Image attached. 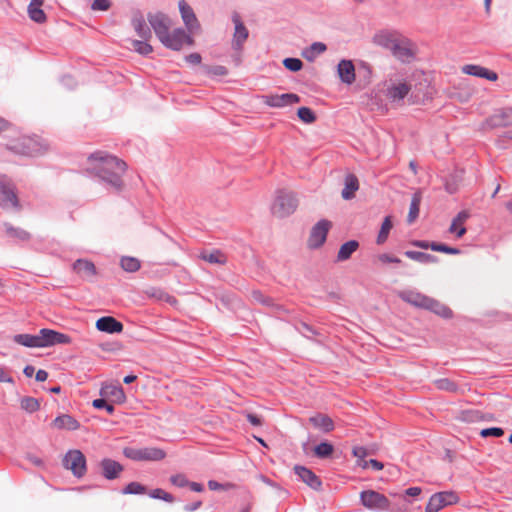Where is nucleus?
<instances>
[{
  "label": "nucleus",
  "mask_w": 512,
  "mask_h": 512,
  "mask_svg": "<svg viewBox=\"0 0 512 512\" xmlns=\"http://www.w3.org/2000/svg\"><path fill=\"white\" fill-rule=\"evenodd\" d=\"M147 492L146 486L142 485L139 482H130L123 489L122 494H144Z\"/></svg>",
  "instance_id": "nucleus-48"
},
{
  "label": "nucleus",
  "mask_w": 512,
  "mask_h": 512,
  "mask_svg": "<svg viewBox=\"0 0 512 512\" xmlns=\"http://www.w3.org/2000/svg\"><path fill=\"white\" fill-rule=\"evenodd\" d=\"M374 40L376 44L390 50L391 52L393 50V46L398 41V39L394 38L390 33L387 32L377 34Z\"/></svg>",
  "instance_id": "nucleus-40"
},
{
  "label": "nucleus",
  "mask_w": 512,
  "mask_h": 512,
  "mask_svg": "<svg viewBox=\"0 0 512 512\" xmlns=\"http://www.w3.org/2000/svg\"><path fill=\"white\" fill-rule=\"evenodd\" d=\"M360 502L367 509L374 511L393 512L389 499L375 490H364L360 493Z\"/></svg>",
  "instance_id": "nucleus-6"
},
{
  "label": "nucleus",
  "mask_w": 512,
  "mask_h": 512,
  "mask_svg": "<svg viewBox=\"0 0 512 512\" xmlns=\"http://www.w3.org/2000/svg\"><path fill=\"white\" fill-rule=\"evenodd\" d=\"M111 1L110 0H94L91 9L92 10H100V11H107L111 7Z\"/></svg>",
  "instance_id": "nucleus-59"
},
{
  "label": "nucleus",
  "mask_w": 512,
  "mask_h": 512,
  "mask_svg": "<svg viewBox=\"0 0 512 512\" xmlns=\"http://www.w3.org/2000/svg\"><path fill=\"white\" fill-rule=\"evenodd\" d=\"M327 46L322 42H314L302 52V56L308 60L313 61L318 55L324 53Z\"/></svg>",
  "instance_id": "nucleus-34"
},
{
  "label": "nucleus",
  "mask_w": 512,
  "mask_h": 512,
  "mask_svg": "<svg viewBox=\"0 0 512 512\" xmlns=\"http://www.w3.org/2000/svg\"><path fill=\"white\" fill-rule=\"evenodd\" d=\"M13 341L19 345L29 348H39V339L37 335L31 334H16L13 336Z\"/></svg>",
  "instance_id": "nucleus-35"
},
{
  "label": "nucleus",
  "mask_w": 512,
  "mask_h": 512,
  "mask_svg": "<svg viewBox=\"0 0 512 512\" xmlns=\"http://www.w3.org/2000/svg\"><path fill=\"white\" fill-rule=\"evenodd\" d=\"M170 483L176 487L184 488L189 484V480L187 479L185 474L178 473L170 476Z\"/></svg>",
  "instance_id": "nucleus-56"
},
{
  "label": "nucleus",
  "mask_w": 512,
  "mask_h": 512,
  "mask_svg": "<svg viewBox=\"0 0 512 512\" xmlns=\"http://www.w3.org/2000/svg\"><path fill=\"white\" fill-rule=\"evenodd\" d=\"M466 228L463 225L451 223L449 227V232L455 234L456 238H461L466 233Z\"/></svg>",
  "instance_id": "nucleus-61"
},
{
  "label": "nucleus",
  "mask_w": 512,
  "mask_h": 512,
  "mask_svg": "<svg viewBox=\"0 0 512 512\" xmlns=\"http://www.w3.org/2000/svg\"><path fill=\"white\" fill-rule=\"evenodd\" d=\"M179 11L182 17V20L190 32L197 30L200 28V24L197 20V17L192 9V7L185 1L180 0L178 3Z\"/></svg>",
  "instance_id": "nucleus-17"
},
{
  "label": "nucleus",
  "mask_w": 512,
  "mask_h": 512,
  "mask_svg": "<svg viewBox=\"0 0 512 512\" xmlns=\"http://www.w3.org/2000/svg\"><path fill=\"white\" fill-rule=\"evenodd\" d=\"M73 271L78 274L83 280L93 281L97 275L95 264L88 259H77L72 265Z\"/></svg>",
  "instance_id": "nucleus-14"
},
{
  "label": "nucleus",
  "mask_w": 512,
  "mask_h": 512,
  "mask_svg": "<svg viewBox=\"0 0 512 512\" xmlns=\"http://www.w3.org/2000/svg\"><path fill=\"white\" fill-rule=\"evenodd\" d=\"M296 328L304 337L308 339H312L314 336L320 335L318 330L305 322H301Z\"/></svg>",
  "instance_id": "nucleus-51"
},
{
  "label": "nucleus",
  "mask_w": 512,
  "mask_h": 512,
  "mask_svg": "<svg viewBox=\"0 0 512 512\" xmlns=\"http://www.w3.org/2000/svg\"><path fill=\"white\" fill-rule=\"evenodd\" d=\"M284 67L291 72H298L303 67V62L299 58L288 57L283 60Z\"/></svg>",
  "instance_id": "nucleus-52"
},
{
  "label": "nucleus",
  "mask_w": 512,
  "mask_h": 512,
  "mask_svg": "<svg viewBox=\"0 0 512 512\" xmlns=\"http://www.w3.org/2000/svg\"><path fill=\"white\" fill-rule=\"evenodd\" d=\"M132 26L134 27L137 35L144 40H150L152 38V32L150 27L146 25V21L143 15L138 12L132 18Z\"/></svg>",
  "instance_id": "nucleus-27"
},
{
  "label": "nucleus",
  "mask_w": 512,
  "mask_h": 512,
  "mask_svg": "<svg viewBox=\"0 0 512 512\" xmlns=\"http://www.w3.org/2000/svg\"><path fill=\"white\" fill-rule=\"evenodd\" d=\"M102 395H110L114 398L115 402L123 403L126 400L125 393L121 386H106L101 390Z\"/></svg>",
  "instance_id": "nucleus-39"
},
{
  "label": "nucleus",
  "mask_w": 512,
  "mask_h": 512,
  "mask_svg": "<svg viewBox=\"0 0 512 512\" xmlns=\"http://www.w3.org/2000/svg\"><path fill=\"white\" fill-rule=\"evenodd\" d=\"M232 21L235 25V31L233 34L232 47L238 53L243 49V44L249 36V31L241 20L240 15L234 12L232 15Z\"/></svg>",
  "instance_id": "nucleus-12"
},
{
  "label": "nucleus",
  "mask_w": 512,
  "mask_h": 512,
  "mask_svg": "<svg viewBox=\"0 0 512 512\" xmlns=\"http://www.w3.org/2000/svg\"><path fill=\"white\" fill-rule=\"evenodd\" d=\"M200 258L211 264L224 265L227 262V257L220 250H213L211 252L203 251Z\"/></svg>",
  "instance_id": "nucleus-37"
},
{
  "label": "nucleus",
  "mask_w": 512,
  "mask_h": 512,
  "mask_svg": "<svg viewBox=\"0 0 512 512\" xmlns=\"http://www.w3.org/2000/svg\"><path fill=\"white\" fill-rule=\"evenodd\" d=\"M392 226H393V224L391 221V217L386 216L382 222L381 229H380L377 239H376V243L378 245H382L383 243L386 242V240L389 236L390 230L392 229Z\"/></svg>",
  "instance_id": "nucleus-41"
},
{
  "label": "nucleus",
  "mask_w": 512,
  "mask_h": 512,
  "mask_svg": "<svg viewBox=\"0 0 512 512\" xmlns=\"http://www.w3.org/2000/svg\"><path fill=\"white\" fill-rule=\"evenodd\" d=\"M24 145H25L24 136H20L18 138L11 140L9 143H7L6 149L11 151L14 154L25 156Z\"/></svg>",
  "instance_id": "nucleus-43"
},
{
  "label": "nucleus",
  "mask_w": 512,
  "mask_h": 512,
  "mask_svg": "<svg viewBox=\"0 0 512 512\" xmlns=\"http://www.w3.org/2000/svg\"><path fill=\"white\" fill-rule=\"evenodd\" d=\"M359 189L358 178L354 174H347L344 179V188L341 196L345 200H351L355 197L356 191Z\"/></svg>",
  "instance_id": "nucleus-28"
},
{
  "label": "nucleus",
  "mask_w": 512,
  "mask_h": 512,
  "mask_svg": "<svg viewBox=\"0 0 512 512\" xmlns=\"http://www.w3.org/2000/svg\"><path fill=\"white\" fill-rule=\"evenodd\" d=\"M131 45L134 51L143 56L153 52V47L148 43V40H132Z\"/></svg>",
  "instance_id": "nucleus-44"
},
{
  "label": "nucleus",
  "mask_w": 512,
  "mask_h": 512,
  "mask_svg": "<svg viewBox=\"0 0 512 512\" xmlns=\"http://www.w3.org/2000/svg\"><path fill=\"white\" fill-rule=\"evenodd\" d=\"M96 328L109 334L121 333L123 324L112 316H103L96 321Z\"/></svg>",
  "instance_id": "nucleus-20"
},
{
  "label": "nucleus",
  "mask_w": 512,
  "mask_h": 512,
  "mask_svg": "<svg viewBox=\"0 0 512 512\" xmlns=\"http://www.w3.org/2000/svg\"><path fill=\"white\" fill-rule=\"evenodd\" d=\"M298 207V199L294 192L281 189L272 204L271 211L278 218H285L293 214Z\"/></svg>",
  "instance_id": "nucleus-2"
},
{
  "label": "nucleus",
  "mask_w": 512,
  "mask_h": 512,
  "mask_svg": "<svg viewBox=\"0 0 512 512\" xmlns=\"http://www.w3.org/2000/svg\"><path fill=\"white\" fill-rule=\"evenodd\" d=\"M369 465L376 471L382 470L384 467L383 463L376 459H370L369 461H364V463H359V466H362L363 468H366Z\"/></svg>",
  "instance_id": "nucleus-63"
},
{
  "label": "nucleus",
  "mask_w": 512,
  "mask_h": 512,
  "mask_svg": "<svg viewBox=\"0 0 512 512\" xmlns=\"http://www.w3.org/2000/svg\"><path fill=\"white\" fill-rule=\"evenodd\" d=\"M166 48H169L174 51H179L182 49L183 45L186 43L188 45H192L194 43L193 38L188 35L183 28H176L169 32V34L162 39L161 42Z\"/></svg>",
  "instance_id": "nucleus-10"
},
{
  "label": "nucleus",
  "mask_w": 512,
  "mask_h": 512,
  "mask_svg": "<svg viewBox=\"0 0 512 512\" xmlns=\"http://www.w3.org/2000/svg\"><path fill=\"white\" fill-rule=\"evenodd\" d=\"M394 57L402 62H409L413 57L414 53L407 43H404L400 40L396 42L393 46V50L391 52Z\"/></svg>",
  "instance_id": "nucleus-30"
},
{
  "label": "nucleus",
  "mask_w": 512,
  "mask_h": 512,
  "mask_svg": "<svg viewBox=\"0 0 512 512\" xmlns=\"http://www.w3.org/2000/svg\"><path fill=\"white\" fill-rule=\"evenodd\" d=\"M359 248V242L356 240H349L341 245L338 254L337 261L343 262L352 256V254Z\"/></svg>",
  "instance_id": "nucleus-32"
},
{
  "label": "nucleus",
  "mask_w": 512,
  "mask_h": 512,
  "mask_svg": "<svg viewBox=\"0 0 512 512\" xmlns=\"http://www.w3.org/2000/svg\"><path fill=\"white\" fill-rule=\"evenodd\" d=\"M0 207L5 210L13 209L15 211L22 209L16 185L6 175H0Z\"/></svg>",
  "instance_id": "nucleus-3"
},
{
  "label": "nucleus",
  "mask_w": 512,
  "mask_h": 512,
  "mask_svg": "<svg viewBox=\"0 0 512 512\" xmlns=\"http://www.w3.org/2000/svg\"><path fill=\"white\" fill-rule=\"evenodd\" d=\"M503 435H504V430L501 427L484 428L480 431V436L483 438L501 437Z\"/></svg>",
  "instance_id": "nucleus-57"
},
{
  "label": "nucleus",
  "mask_w": 512,
  "mask_h": 512,
  "mask_svg": "<svg viewBox=\"0 0 512 512\" xmlns=\"http://www.w3.org/2000/svg\"><path fill=\"white\" fill-rule=\"evenodd\" d=\"M122 269L126 272H136L140 269V261L135 257L124 256L120 260Z\"/></svg>",
  "instance_id": "nucleus-42"
},
{
  "label": "nucleus",
  "mask_w": 512,
  "mask_h": 512,
  "mask_svg": "<svg viewBox=\"0 0 512 512\" xmlns=\"http://www.w3.org/2000/svg\"><path fill=\"white\" fill-rule=\"evenodd\" d=\"M251 296L254 301L264 306H271L273 304V299L269 296H265L260 290L252 291Z\"/></svg>",
  "instance_id": "nucleus-55"
},
{
  "label": "nucleus",
  "mask_w": 512,
  "mask_h": 512,
  "mask_svg": "<svg viewBox=\"0 0 512 512\" xmlns=\"http://www.w3.org/2000/svg\"><path fill=\"white\" fill-rule=\"evenodd\" d=\"M470 217V214L466 210L460 211L452 220V223L463 225L466 220Z\"/></svg>",
  "instance_id": "nucleus-64"
},
{
  "label": "nucleus",
  "mask_w": 512,
  "mask_h": 512,
  "mask_svg": "<svg viewBox=\"0 0 512 512\" xmlns=\"http://www.w3.org/2000/svg\"><path fill=\"white\" fill-rule=\"evenodd\" d=\"M62 465L78 479L84 477L87 472L86 457L78 449L68 450L62 459Z\"/></svg>",
  "instance_id": "nucleus-4"
},
{
  "label": "nucleus",
  "mask_w": 512,
  "mask_h": 512,
  "mask_svg": "<svg viewBox=\"0 0 512 512\" xmlns=\"http://www.w3.org/2000/svg\"><path fill=\"white\" fill-rule=\"evenodd\" d=\"M337 74L341 82L351 85L355 82V66L351 60L342 59L337 65Z\"/></svg>",
  "instance_id": "nucleus-19"
},
{
  "label": "nucleus",
  "mask_w": 512,
  "mask_h": 512,
  "mask_svg": "<svg viewBox=\"0 0 512 512\" xmlns=\"http://www.w3.org/2000/svg\"><path fill=\"white\" fill-rule=\"evenodd\" d=\"M459 500V497L454 492H438L433 494L425 508L426 512H438L442 508L455 504Z\"/></svg>",
  "instance_id": "nucleus-9"
},
{
  "label": "nucleus",
  "mask_w": 512,
  "mask_h": 512,
  "mask_svg": "<svg viewBox=\"0 0 512 512\" xmlns=\"http://www.w3.org/2000/svg\"><path fill=\"white\" fill-rule=\"evenodd\" d=\"M431 246H432V250L436 251V252H442V253L451 254V255H458L461 253L460 249L455 248V247H450L444 243L436 242L435 245H431Z\"/></svg>",
  "instance_id": "nucleus-53"
},
{
  "label": "nucleus",
  "mask_w": 512,
  "mask_h": 512,
  "mask_svg": "<svg viewBox=\"0 0 512 512\" xmlns=\"http://www.w3.org/2000/svg\"><path fill=\"white\" fill-rule=\"evenodd\" d=\"M486 69L487 68L482 67L480 65L469 64V65H465L462 68V71L465 74H468V75L476 76V77H479V78H484V75L486 73Z\"/></svg>",
  "instance_id": "nucleus-49"
},
{
  "label": "nucleus",
  "mask_w": 512,
  "mask_h": 512,
  "mask_svg": "<svg viewBox=\"0 0 512 512\" xmlns=\"http://www.w3.org/2000/svg\"><path fill=\"white\" fill-rule=\"evenodd\" d=\"M425 304L424 309L429 310L444 319H450L453 317V311L447 305L434 298L428 296Z\"/></svg>",
  "instance_id": "nucleus-24"
},
{
  "label": "nucleus",
  "mask_w": 512,
  "mask_h": 512,
  "mask_svg": "<svg viewBox=\"0 0 512 512\" xmlns=\"http://www.w3.org/2000/svg\"><path fill=\"white\" fill-rule=\"evenodd\" d=\"M488 125L492 128L506 127L512 125V107L497 110L487 120Z\"/></svg>",
  "instance_id": "nucleus-18"
},
{
  "label": "nucleus",
  "mask_w": 512,
  "mask_h": 512,
  "mask_svg": "<svg viewBox=\"0 0 512 512\" xmlns=\"http://www.w3.org/2000/svg\"><path fill=\"white\" fill-rule=\"evenodd\" d=\"M146 294L149 296V297H153V298H156L158 300H165V301H169L171 296L165 292L164 290L160 289V288H155V287H150L146 290Z\"/></svg>",
  "instance_id": "nucleus-54"
},
{
  "label": "nucleus",
  "mask_w": 512,
  "mask_h": 512,
  "mask_svg": "<svg viewBox=\"0 0 512 512\" xmlns=\"http://www.w3.org/2000/svg\"><path fill=\"white\" fill-rule=\"evenodd\" d=\"M92 405L96 409H105L108 414H113L115 407L109 404L104 398H98L93 400Z\"/></svg>",
  "instance_id": "nucleus-58"
},
{
  "label": "nucleus",
  "mask_w": 512,
  "mask_h": 512,
  "mask_svg": "<svg viewBox=\"0 0 512 512\" xmlns=\"http://www.w3.org/2000/svg\"><path fill=\"white\" fill-rule=\"evenodd\" d=\"M411 90V86L405 82L392 85L387 90V96L392 101L403 100Z\"/></svg>",
  "instance_id": "nucleus-29"
},
{
  "label": "nucleus",
  "mask_w": 512,
  "mask_h": 512,
  "mask_svg": "<svg viewBox=\"0 0 512 512\" xmlns=\"http://www.w3.org/2000/svg\"><path fill=\"white\" fill-rule=\"evenodd\" d=\"M434 384L439 390L452 393L458 390V385L448 378L437 379L434 381Z\"/></svg>",
  "instance_id": "nucleus-47"
},
{
  "label": "nucleus",
  "mask_w": 512,
  "mask_h": 512,
  "mask_svg": "<svg viewBox=\"0 0 512 512\" xmlns=\"http://www.w3.org/2000/svg\"><path fill=\"white\" fill-rule=\"evenodd\" d=\"M99 466L101 468V475L107 480L117 479L124 470L122 464L111 458H103Z\"/></svg>",
  "instance_id": "nucleus-16"
},
{
  "label": "nucleus",
  "mask_w": 512,
  "mask_h": 512,
  "mask_svg": "<svg viewBox=\"0 0 512 512\" xmlns=\"http://www.w3.org/2000/svg\"><path fill=\"white\" fill-rule=\"evenodd\" d=\"M45 0H31L28 7L27 13L29 18L38 24H43L47 21V16L41 8Z\"/></svg>",
  "instance_id": "nucleus-25"
},
{
  "label": "nucleus",
  "mask_w": 512,
  "mask_h": 512,
  "mask_svg": "<svg viewBox=\"0 0 512 512\" xmlns=\"http://www.w3.org/2000/svg\"><path fill=\"white\" fill-rule=\"evenodd\" d=\"M352 454H353V456L358 458V464H359V463H364V461H366L365 457L368 455V452H367V449L365 447H363V446H356V447L353 448Z\"/></svg>",
  "instance_id": "nucleus-60"
},
{
  "label": "nucleus",
  "mask_w": 512,
  "mask_h": 512,
  "mask_svg": "<svg viewBox=\"0 0 512 512\" xmlns=\"http://www.w3.org/2000/svg\"><path fill=\"white\" fill-rule=\"evenodd\" d=\"M147 20L159 41L162 42V39L169 34L172 26L170 17L163 12H150L147 14Z\"/></svg>",
  "instance_id": "nucleus-7"
},
{
  "label": "nucleus",
  "mask_w": 512,
  "mask_h": 512,
  "mask_svg": "<svg viewBox=\"0 0 512 512\" xmlns=\"http://www.w3.org/2000/svg\"><path fill=\"white\" fill-rule=\"evenodd\" d=\"M405 256L424 264L438 262V258L435 255L420 251L408 250L405 252Z\"/></svg>",
  "instance_id": "nucleus-36"
},
{
  "label": "nucleus",
  "mask_w": 512,
  "mask_h": 512,
  "mask_svg": "<svg viewBox=\"0 0 512 512\" xmlns=\"http://www.w3.org/2000/svg\"><path fill=\"white\" fill-rule=\"evenodd\" d=\"M38 339L39 348L71 343V337L69 335L48 328H43L39 331Z\"/></svg>",
  "instance_id": "nucleus-11"
},
{
  "label": "nucleus",
  "mask_w": 512,
  "mask_h": 512,
  "mask_svg": "<svg viewBox=\"0 0 512 512\" xmlns=\"http://www.w3.org/2000/svg\"><path fill=\"white\" fill-rule=\"evenodd\" d=\"M149 496L153 499H160L168 503L174 502L175 498L172 494L164 491L161 488L153 489L149 492Z\"/></svg>",
  "instance_id": "nucleus-50"
},
{
  "label": "nucleus",
  "mask_w": 512,
  "mask_h": 512,
  "mask_svg": "<svg viewBox=\"0 0 512 512\" xmlns=\"http://www.w3.org/2000/svg\"><path fill=\"white\" fill-rule=\"evenodd\" d=\"M333 452L334 446L328 441H323L314 447V455L319 459L329 458Z\"/></svg>",
  "instance_id": "nucleus-38"
},
{
  "label": "nucleus",
  "mask_w": 512,
  "mask_h": 512,
  "mask_svg": "<svg viewBox=\"0 0 512 512\" xmlns=\"http://www.w3.org/2000/svg\"><path fill=\"white\" fill-rule=\"evenodd\" d=\"M398 296L401 300H403L406 303H409L415 307L423 308L426 305V301L428 299V296L414 291V290H403L398 293Z\"/></svg>",
  "instance_id": "nucleus-23"
},
{
  "label": "nucleus",
  "mask_w": 512,
  "mask_h": 512,
  "mask_svg": "<svg viewBox=\"0 0 512 512\" xmlns=\"http://www.w3.org/2000/svg\"><path fill=\"white\" fill-rule=\"evenodd\" d=\"M422 201V194L420 191H416L413 193L409 208V213L407 216V222L412 224L419 216L420 212V204Z\"/></svg>",
  "instance_id": "nucleus-33"
},
{
  "label": "nucleus",
  "mask_w": 512,
  "mask_h": 512,
  "mask_svg": "<svg viewBox=\"0 0 512 512\" xmlns=\"http://www.w3.org/2000/svg\"><path fill=\"white\" fill-rule=\"evenodd\" d=\"M263 103L269 107L281 108L300 102L299 95L295 93H284L281 95H263Z\"/></svg>",
  "instance_id": "nucleus-13"
},
{
  "label": "nucleus",
  "mask_w": 512,
  "mask_h": 512,
  "mask_svg": "<svg viewBox=\"0 0 512 512\" xmlns=\"http://www.w3.org/2000/svg\"><path fill=\"white\" fill-rule=\"evenodd\" d=\"M20 404L21 408L29 413L36 412L40 408L39 401L36 398L30 396L23 397Z\"/></svg>",
  "instance_id": "nucleus-46"
},
{
  "label": "nucleus",
  "mask_w": 512,
  "mask_h": 512,
  "mask_svg": "<svg viewBox=\"0 0 512 512\" xmlns=\"http://www.w3.org/2000/svg\"><path fill=\"white\" fill-rule=\"evenodd\" d=\"M311 425L323 433H330L335 429L333 419L327 414L316 413L309 418Z\"/></svg>",
  "instance_id": "nucleus-22"
},
{
  "label": "nucleus",
  "mask_w": 512,
  "mask_h": 512,
  "mask_svg": "<svg viewBox=\"0 0 512 512\" xmlns=\"http://www.w3.org/2000/svg\"><path fill=\"white\" fill-rule=\"evenodd\" d=\"M297 116L302 122L306 124L314 123L317 119L315 112L309 107L305 106L298 108Z\"/></svg>",
  "instance_id": "nucleus-45"
},
{
  "label": "nucleus",
  "mask_w": 512,
  "mask_h": 512,
  "mask_svg": "<svg viewBox=\"0 0 512 512\" xmlns=\"http://www.w3.org/2000/svg\"><path fill=\"white\" fill-rule=\"evenodd\" d=\"M445 190L449 194H454L458 191V183L454 176H451L450 179H447L445 182Z\"/></svg>",
  "instance_id": "nucleus-62"
},
{
  "label": "nucleus",
  "mask_w": 512,
  "mask_h": 512,
  "mask_svg": "<svg viewBox=\"0 0 512 512\" xmlns=\"http://www.w3.org/2000/svg\"><path fill=\"white\" fill-rule=\"evenodd\" d=\"M25 156H38L45 153L47 145L39 137L24 136Z\"/></svg>",
  "instance_id": "nucleus-21"
},
{
  "label": "nucleus",
  "mask_w": 512,
  "mask_h": 512,
  "mask_svg": "<svg viewBox=\"0 0 512 512\" xmlns=\"http://www.w3.org/2000/svg\"><path fill=\"white\" fill-rule=\"evenodd\" d=\"M87 161L90 164L87 172L99 178L101 182L117 193L124 189L123 176L127 170L125 161L101 150L91 153L87 157Z\"/></svg>",
  "instance_id": "nucleus-1"
},
{
  "label": "nucleus",
  "mask_w": 512,
  "mask_h": 512,
  "mask_svg": "<svg viewBox=\"0 0 512 512\" xmlns=\"http://www.w3.org/2000/svg\"><path fill=\"white\" fill-rule=\"evenodd\" d=\"M6 235L20 242H28L31 240V234L19 227H14L12 224L4 223Z\"/></svg>",
  "instance_id": "nucleus-31"
},
{
  "label": "nucleus",
  "mask_w": 512,
  "mask_h": 512,
  "mask_svg": "<svg viewBox=\"0 0 512 512\" xmlns=\"http://www.w3.org/2000/svg\"><path fill=\"white\" fill-rule=\"evenodd\" d=\"M123 455L133 461H161L166 457V452L157 447H125Z\"/></svg>",
  "instance_id": "nucleus-5"
},
{
  "label": "nucleus",
  "mask_w": 512,
  "mask_h": 512,
  "mask_svg": "<svg viewBox=\"0 0 512 512\" xmlns=\"http://www.w3.org/2000/svg\"><path fill=\"white\" fill-rule=\"evenodd\" d=\"M332 223L327 219H321L311 229L307 245L310 249L320 248L326 241Z\"/></svg>",
  "instance_id": "nucleus-8"
},
{
  "label": "nucleus",
  "mask_w": 512,
  "mask_h": 512,
  "mask_svg": "<svg viewBox=\"0 0 512 512\" xmlns=\"http://www.w3.org/2000/svg\"><path fill=\"white\" fill-rule=\"evenodd\" d=\"M52 426L59 430L75 431L80 428V423L73 416L62 414L53 420Z\"/></svg>",
  "instance_id": "nucleus-26"
},
{
  "label": "nucleus",
  "mask_w": 512,
  "mask_h": 512,
  "mask_svg": "<svg viewBox=\"0 0 512 512\" xmlns=\"http://www.w3.org/2000/svg\"><path fill=\"white\" fill-rule=\"evenodd\" d=\"M294 472L301 481L313 490L319 491L322 488L321 479L311 469L305 466L295 465Z\"/></svg>",
  "instance_id": "nucleus-15"
}]
</instances>
